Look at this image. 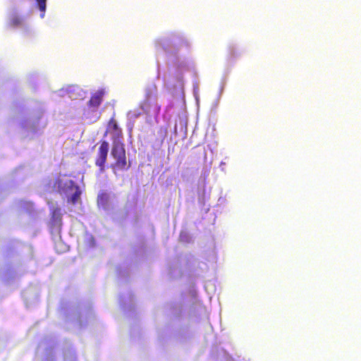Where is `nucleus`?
<instances>
[{"mask_svg": "<svg viewBox=\"0 0 361 361\" xmlns=\"http://www.w3.org/2000/svg\"><path fill=\"white\" fill-rule=\"evenodd\" d=\"M111 154L115 159V162L111 165L114 173H116V170H126L130 168V165L127 163L124 143L112 145Z\"/></svg>", "mask_w": 361, "mask_h": 361, "instance_id": "obj_1", "label": "nucleus"}, {"mask_svg": "<svg viewBox=\"0 0 361 361\" xmlns=\"http://www.w3.org/2000/svg\"><path fill=\"white\" fill-rule=\"evenodd\" d=\"M57 188L59 190H63L64 192H68L69 190H74L73 194L71 197L69 201L75 204L80 198L81 192L78 185H77L73 180H68L63 181L62 179L56 180Z\"/></svg>", "mask_w": 361, "mask_h": 361, "instance_id": "obj_2", "label": "nucleus"}, {"mask_svg": "<svg viewBox=\"0 0 361 361\" xmlns=\"http://www.w3.org/2000/svg\"><path fill=\"white\" fill-rule=\"evenodd\" d=\"M109 148V145L107 141H101L94 160V164L99 167L100 173H103L105 171V164L107 160Z\"/></svg>", "mask_w": 361, "mask_h": 361, "instance_id": "obj_3", "label": "nucleus"}, {"mask_svg": "<svg viewBox=\"0 0 361 361\" xmlns=\"http://www.w3.org/2000/svg\"><path fill=\"white\" fill-rule=\"evenodd\" d=\"M107 133L111 135L113 145L123 143L122 129L118 126L116 121L114 117L111 118L108 122L107 129L105 132V135Z\"/></svg>", "mask_w": 361, "mask_h": 361, "instance_id": "obj_4", "label": "nucleus"}, {"mask_svg": "<svg viewBox=\"0 0 361 361\" xmlns=\"http://www.w3.org/2000/svg\"><path fill=\"white\" fill-rule=\"evenodd\" d=\"M104 95V91L103 90H99L93 93L87 102V109H85L84 114L89 115L90 112L97 111L103 101Z\"/></svg>", "mask_w": 361, "mask_h": 361, "instance_id": "obj_5", "label": "nucleus"}, {"mask_svg": "<svg viewBox=\"0 0 361 361\" xmlns=\"http://www.w3.org/2000/svg\"><path fill=\"white\" fill-rule=\"evenodd\" d=\"M23 22V18L17 14L16 12H13L10 14L8 18V25L12 27H18L22 25Z\"/></svg>", "mask_w": 361, "mask_h": 361, "instance_id": "obj_6", "label": "nucleus"}, {"mask_svg": "<svg viewBox=\"0 0 361 361\" xmlns=\"http://www.w3.org/2000/svg\"><path fill=\"white\" fill-rule=\"evenodd\" d=\"M109 201V195L106 192L102 191L97 196V204L103 207L107 206Z\"/></svg>", "mask_w": 361, "mask_h": 361, "instance_id": "obj_7", "label": "nucleus"}, {"mask_svg": "<svg viewBox=\"0 0 361 361\" xmlns=\"http://www.w3.org/2000/svg\"><path fill=\"white\" fill-rule=\"evenodd\" d=\"M51 219L53 221H61V209L59 208H55L53 209L51 212Z\"/></svg>", "mask_w": 361, "mask_h": 361, "instance_id": "obj_8", "label": "nucleus"}, {"mask_svg": "<svg viewBox=\"0 0 361 361\" xmlns=\"http://www.w3.org/2000/svg\"><path fill=\"white\" fill-rule=\"evenodd\" d=\"M39 6V8L40 11L42 12V14L41 15L42 17H44V12L46 11V6H47V0H36Z\"/></svg>", "mask_w": 361, "mask_h": 361, "instance_id": "obj_9", "label": "nucleus"}, {"mask_svg": "<svg viewBox=\"0 0 361 361\" xmlns=\"http://www.w3.org/2000/svg\"><path fill=\"white\" fill-rule=\"evenodd\" d=\"M185 45L188 47V42L184 39H179L178 42L174 45V49H177L178 47Z\"/></svg>", "mask_w": 361, "mask_h": 361, "instance_id": "obj_10", "label": "nucleus"}]
</instances>
